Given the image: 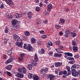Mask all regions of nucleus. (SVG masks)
<instances>
[{
  "label": "nucleus",
  "instance_id": "f257e3e1",
  "mask_svg": "<svg viewBox=\"0 0 80 80\" xmlns=\"http://www.w3.org/2000/svg\"><path fill=\"white\" fill-rule=\"evenodd\" d=\"M18 71L23 74L27 72V69L24 67H22L21 68H18Z\"/></svg>",
  "mask_w": 80,
  "mask_h": 80
},
{
  "label": "nucleus",
  "instance_id": "f03ea898",
  "mask_svg": "<svg viewBox=\"0 0 80 80\" xmlns=\"http://www.w3.org/2000/svg\"><path fill=\"white\" fill-rule=\"evenodd\" d=\"M70 33V30L68 28H67L65 30V34H64V37L66 38H68L69 37V35Z\"/></svg>",
  "mask_w": 80,
  "mask_h": 80
},
{
  "label": "nucleus",
  "instance_id": "7ed1b4c3",
  "mask_svg": "<svg viewBox=\"0 0 80 80\" xmlns=\"http://www.w3.org/2000/svg\"><path fill=\"white\" fill-rule=\"evenodd\" d=\"M72 71V75L74 77H79L78 72L75 69L71 70Z\"/></svg>",
  "mask_w": 80,
  "mask_h": 80
},
{
  "label": "nucleus",
  "instance_id": "20e7f679",
  "mask_svg": "<svg viewBox=\"0 0 80 80\" xmlns=\"http://www.w3.org/2000/svg\"><path fill=\"white\" fill-rule=\"evenodd\" d=\"M26 50L29 52H32L33 50V48L32 47V46L31 45V44H28L27 46V48Z\"/></svg>",
  "mask_w": 80,
  "mask_h": 80
},
{
  "label": "nucleus",
  "instance_id": "39448f33",
  "mask_svg": "<svg viewBox=\"0 0 80 80\" xmlns=\"http://www.w3.org/2000/svg\"><path fill=\"white\" fill-rule=\"evenodd\" d=\"M48 68H46L45 69L43 68H42L41 69L40 72L41 74L42 73H47L48 72Z\"/></svg>",
  "mask_w": 80,
  "mask_h": 80
},
{
  "label": "nucleus",
  "instance_id": "423d86ee",
  "mask_svg": "<svg viewBox=\"0 0 80 80\" xmlns=\"http://www.w3.org/2000/svg\"><path fill=\"white\" fill-rule=\"evenodd\" d=\"M79 67L80 66L78 65V64H74L71 67V70H75V69H76V68L78 69V68H79Z\"/></svg>",
  "mask_w": 80,
  "mask_h": 80
},
{
  "label": "nucleus",
  "instance_id": "0eeeda50",
  "mask_svg": "<svg viewBox=\"0 0 80 80\" xmlns=\"http://www.w3.org/2000/svg\"><path fill=\"white\" fill-rule=\"evenodd\" d=\"M16 77H18L19 78H23L24 75H23V73H22L21 72H18V75H16Z\"/></svg>",
  "mask_w": 80,
  "mask_h": 80
},
{
  "label": "nucleus",
  "instance_id": "6e6552de",
  "mask_svg": "<svg viewBox=\"0 0 80 80\" xmlns=\"http://www.w3.org/2000/svg\"><path fill=\"white\" fill-rule=\"evenodd\" d=\"M13 38L14 39H15V40L16 42H20V37L18 36V35L16 34H14L13 35Z\"/></svg>",
  "mask_w": 80,
  "mask_h": 80
},
{
  "label": "nucleus",
  "instance_id": "1a4fd4ad",
  "mask_svg": "<svg viewBox=\"0 0 80 80\" xmlns=\"http://www.w3.org/2000/svg\"><path fill=\"white\" fill-rule=\"evenodd\" d=\"M60 49L59 48H56L55 50L57 52V53H62V50L60 49H62L63 48V47L62 46H60L59 47Z\"/></svg>",
  "mask_w": 80,
  "mask_h": 80
},
{
  "label": "nucleus",
  "instance_id": "9d476101",
  "mask_svg": "<svg viewBox=\"0 0 80 80\" xmlns=\"http://www.w3.org/2000/svg\"><path fill=\"white\" fill-rule=\"evenodd\" d=\"M27 14L28 19L30 20L32 18V15H33L32 12H28L27 13Z\"/></svg>",
  "mask_w": 80,
  "mask_h": 80
},
{
  "label": "nucleus",
  "instance_id": "9b49d317",
  "mask_svg": "<svg viewBox=\"0 0 80 80\" xmlns=\"http://www.w3.org/2000/svg\"><path fill=\"white\" fill-rule=\"evenodd\" d=\"M11 23H12V25H17V24H18V21L15 19H14L12 20L11 21Z\"/></svg>",
  "mask_w": 80,
  "mask_h": 80
},
{
  "label": "nucleus",
  "instance_id": "f8f14e48",
  "mask_svg": "<svg viewBox=\"0 0 80 80\" xmlns=\"http://www.w3.org/2000/svg\"><path fill=\"white\" fill-rule=\"evenodd\" d=\"M62 65V62H57L55 63V67H60Z\"/></svg>",
  "mask_w": 80,
  "mask_h": 80
},
{
  "label": "nucleus",
  "instance_id": "ddd939ff",
  "mask_svg": "<svg viewBox=\"0 0 80 80\" xmlns=\"http://www.w3.org/2000/svg\"><path fill=\"white\" fill-rule=\"evenodd\" d=\"M31 64L33 67H35V66H36L37 65V62H36L34 60L31 61Z\"/></svg>",
  "mask_w": 80,
  "mask_h": 80
},
{
  "label": "nucleus",
  "instance_id": "4468645a",
  "mask_svg": "<svg viewBox=\"0 0 80 80\" xmlns=\"http://www.w3.org/2000/svg\"><path fill=\"white\" fill-rule=\"evenodd\" d=\"M62 55V54L55 53L53 56L54 57H61Z\"/></svg>",
  "mask_w": 80,
  "mask_h": 80
},
{
  "label": "nucleus",
  "instance_id": "2eb2a0df",
  "mask_svg": "<svg viewBox=\"0 0 80 80\" xmlns=\"http://www.w3.org/2000/svg\"><path fill=\"white\" fill-rule=\"evenodd\" d=\"M55 76L53 75V74H50L49 75V77L50 79V80H54V78Z\"/></svg>",
  "mask_w": 80,
  "mask_h": 80
},
{
  "label": "nucleus",
  "instance_id": "dca6fc26",
  "mask_svg": "<svg viewBox=\"0 0 80 80\" xmlns=\"http://www.w3.org/2000/svg\"><path fill=\"white\" fill-rule=\"evenodd\" d=\"M34 60L35 61V62H38V56H37V53H35L34 55Z\"/></svg>",
  "mask_w": 80,
  "mask_h": 80
},
{
  "label": "nucleus",
  "instance_id": "f3484780",
  "mask_svg": "<svg viewBox=\"0 0 80 80\" xmlns=\"http://www.w3.org/2000/svg\"><path fill=\"white\" fill-rule=\"evenodd\" d=\"M23 43L22 42H16V45H17L18 47H22V46Z\"/></svg>",
  "mask_w": 80,
  "mask_h": 80
},
{
  "label": "nucleus",
  "instance_id": "a211bd4d",
  "mask_svg": "<svg viewBox=\"0 0 80 80\" xmlns=\"http://www.w3.org/2000/svg\"><path fill=\"white\" fill-rule=\"evenodd\" d=\"M72 49L74 52H78V47L77 46H72Z\"/></svg>",
  "mask_w": 80,
  "mask_h": 80
},
{
  "label": "nucleus",
  "instance_id": "6ab92c4d",
  "mask_svg": "<svg viewBox=\"0 0 80 80\" xmlns=\"http://www.w3.org/2000/svg\"><path fill=\"white\" fill-rule=\"evenodd\" d=\"M31 42L32 44L33 43H35V42H36V39H35L34 38H32L31 39Z\"/></svg>",
  "mask_w": 80,
  "mask_h": 80
},
{
  "label": "nucleus",
  "instance_id": "aec40b11",
  "mask_svg": "<svg viewBox=\"0 0 80 80\" xmlns=\"http://www.w3.org/2000/svg\"><path fill=\"white\" fill-rule=\"evenodd\" d=\"M34 77V75L33 74H32L31 73H29V75L28 76V78H33V77Z\"/></svg>",
  "mask_w": 80,
  "mask_h": 80
},
{
  "label": "nucleus",
  "instance_id": "412c9836",
  "mask_svg": "<svg viewBox=\"0 0 80 80\" xmlns=\"http://www.w3.org/2000/svg\"><path fill=\"white\" fill-rule=\"evenodd\" d=\"M33 67V66L31 63V64H28L27 66V67L28 70H31L32 69V67Z\"/></svg>",
  "mask_w": 80,
  "mask_h": 80
},
{
  "label": "nucleus",
  "instance_id": "4be33fe9",
  "mask_svg": "<svg viewBox=\"0 0 80 80\" xmlns=\"http://www.w3.org/2000/svg\"><path fill=\"white\" fill-rule=\"evenodd\" d=\"M52 8V5L51 4H49L48 5V11H50Z\"/></svg>",
  "mask_w": 80,
  "mask_h": 80
},
{
  "label": "nucleus",
  "instance_id": "5701e85b",
  "mask_svg": "<svg viewBox=\"0 0 80 80\" xmlns=\"http://www.w3.org/2000/svg\"><path fill=\"white\" fill-rule=\"evenodd\" d=\"M34 80H39V77L37 75H34L33 78Z\"/></svg>",
  "mask_w": 80,
  "mask_h": 80
},
{
  "label": "nucleus",
  "instance_id": "b1692460",
  "mask_svg": "<svg viewBox=\"0 0 80 80\" xmlns=\"http://www.w3.org/2000/svg\"><path fill=\"white\" fill-rule=\"evenodd\" d=\"M64 54H65V55H68V56L69 57H73V54L69 52H65Z\"/></svg>",
  "mask_w": 80,
  "mask_h": 80
},
{
  "label": "nucleus",
  "instance_id": "393cba45",
  "mask_svg": "<svg viewBox=\"0 0 80 80\" xmlns=\"http://www.w3.org/2000/svg\"><path fill=\"white\" fill-rule=\"evenodd\" d=\"M76 41V40L74 39L73 40H72V44L74 46H76V45H77V44H76V42H75Z\"/></svg>",
  "mask_w": 80,
  "mask_h": 80
},
{
  "label": "nucleus",
  "instance_id": "a878e982",
  "mask_svg": "<svg viewBox=\"0 0 80 80\" xmlns=\"http://www.w3.org/2000/svg\"><path fill=\"white\" fill-rule=\"evenodd\" d=\"M55 27L56 29H60L61 28V26L59 25V24H58L55 25Z\"/></svg>",
  "mask_w": 80,
  "mask_h": 80
},
{
  "label": "nucleus",
  "instance_id": "bb28decb",
  "mask_svg": "<svg viewBox=\"0 0 80 80\" xmlns=\"http://www.w3.org/2000/svg\"><path fill=\"white\" fill-rule=\"evenodd\" d=\"M5 0L7 3L9 5H10V0H2V1Z\"/></svg>",
  "mask_w": 80,
  "mask_h": 80
},
{
  "label": "nucleus",
  "instance_id": "cd10ccee",
  "mask_svg": "<svg viewBox=\"0 0 80 80\" xmlns=\"http://www.w3.org/2000/svg\"><path fill=\"white\" fill-rule=\"evenodd\" d=\"M39 52V53L41 54H43V53H45V50L43 49L42 48L41 50Z\"/></svg>",
  "mask_w": 80,
  "mask_h": 80
},
{
  "label": "nucleus",
  "instance_id": "c85d7f7f",
  "mask_svg": "<svg viewBox=\"0 0 80 80\" xmlns=\"http://www.w3.org/2000/svg\"><path fill=\"white\" fill-rule=\"evenodd\" d=\"M25 35L26 36H29L30 35V32L28 31H26L24 32Z\"/></svg>",
  "mask_w": 80,
  "mask_h": 80
},
{
  "label": "nucleus",
  "instance_id": "c756f323",
  "mask_svg": "<svg viewBox=\"0 0 80 80\" xmlns=\"http://www.w3.org/2000/svg\"><path fill=\"white\" fill-rule=\"evenodd\" d=\"M14 17L16 18H19V14L16 13L14 15Z\"/></svg>",
  "mask_w": 80,
  "mask_h": 80
},
{
  "label": "nucleus",
  "instance_id": "7c9ffc66",
  "mask_svg": "<svg viewBox=\"0 0 80 80\" xmlns=\"http://www.w3.org/2000/svg\"><path fill=\"white\" fill-rule=\"evenodd\" d=\"M66 69L67 70L68 72H70V67L69 66H66Z\"/></svg>",
  "mask_w": 80,
  "mask_h": 80
},
{
  "label": "nucleus",
  "instance_id": "2f4dec72",
  "mask_svg": "<svg viewBox=\"0 0 80 80\" xmlns=\"http://www.w3.org/2000/svg\"><path fill=\"white\" fill-rule=\"evenodd\" d=\"M36 10L37 12H40V8L39 7H36Z\"/></svg>",
  "mask_w": 80,
  "mask_h": 80
},
{
  "label": "nucleus",
  "instance_id": "473e14b6",
  "mask_svg": "<svg viewBox=\"0 0 80 80\" xmlns=\"http://www.w3.org/2000/svg\"><path fill=\"white\" fill-rule=\"evenodd\" d=\"M67 59L68 60H69L73 61V60H74V58L69 57Z\"/></svg>",
  "mask_w": 80,
  "mask_h": 80
},
{
  "label": "nucleus",
  "instance_id": "72a5a7b5",
  "mask_svg": "<svg viewBox=\"0 0 80 80\" xmlns=\"http://www.w3.org/2000/svg\"><path fill=\"white\" fill-rule=\"evenodd\" d=\"M10 63V58H9L5 62V63H6V64H8V63Z\"/></svg>",
  "mask_w": 80,
  "mask_h": 80
},
{
  "label": "nucleus",
  "instance_id": "f704fd0d",
  "mask_svg": "<svg viewBox=\"0 0 80 80\" xmlns=\"http://www.w3.org/2000/svg\"><path fill=\"white\" fill-rule=\"evenodd\" d=\"M5 68L8 70H10V65H9L5 67Z\"/></svg>",
  "mask_w": 80,
  "mask_h": 80
},
{
  "label": "nucleus",
  "instance_id": "c9c22d12",
  "mask_svg": "<svg viewBox=\"0 0 80 80\" xmlns=\"http://www.w3.org/2000/svg\"><path fill=\"white\" fill-rule=\"evenodd\" d=\"M10 7H12V8H13V7H14V5H13V2H12V0H10Z\"/></svg>",
  "mask_w": 80,
  "mask_h": 80
},
{
  "label": "nucleus",
  "instance_id": "e433bc0d",
  "mask_svg": "<svg viewBox=\"0 0 80 80\" xmlns=\"http://www.w3.org/2000/svg\"><path fill=\"white\" fill-rule=\"evenodd\" d=\"M22 60H23V57L20 56L18 59L19 62H21Z\"/></svg>",
  "mask_w": 80,
  "mask_h": 80
},
{
  "label": "nucleus",
  "instance_id": "4c0bfd02",
  "mask_svg": "<svg viewBox=\"0 0 80 80\" xmlns=\"http://www.w3.org/2000/svg\"><path fill=\"white\" fill-rule=\"evenodd\" d=\"M60 21L62 23H63L65 22V20L63 19H60Z\"/></svg>",
  "mask_w": 80,
  "mask_h": 80
},
{
  "label": "nucleus",
  "instance_id": "58836bf2",
  "mask_svg": "<svg viewBox=\"0 0 80 80\" xmlns=\"http://www.w3.org/2000/svg\"><path fill=\"white\" fill-rule=\"evenodd\" d=\"M74 57L76 58V59L78 58L79 57V55H78V54H76L74 56Z\"/></svg>",
  "mask_w": 80,
  "mask_h": 80
},
{
  "label": "nucleus",
  "instance_id": "ea45409f",
  "mask_svg": "<svg viewBox=\"0 0 80 80\" xmlns=\"http://www.w3.org/2000/svg\"><path fill=\"white\" fill-rule=\"evenodd\" d=\"M11 57V58H10V62H12L13 61V59L14 58H13V56H12L11 55L10 56Z\"/></svg>",
  "mask_w": 80,
  "mask_h": 80
},
{
  "label": "nucleus",
  "instance_id": "a19ab883",
  "mask_svg": "<svg viewBox=\"0 0 80 80\" xmlns=\"http://www.w3.org/2000/svg\"><path fill=\"white\" fill-rule=\"evenodd\" d=\"M48 45L49 46H52L53 45V43L51 41H49L48 42Z\"/></svg>",
  "mask_w": 80,
  "mask_h": 80
},
{
  "label": "nucleus",
  "instance_id": "79ce46f5",
  "mask_svg": "<svg viewBox=\"0 0 80 80\" xmlns=\"http://www.w3.org/2000/svg\"><path fill=\"white\" fill-rule=\"evenodd\" d=\"M75 60L73 61H71L69 62V63H70V64H71L72 65H73L74 63H75Z\"/></svg>",
  "mask_w": 80,
  "mask_h": 80
},
{
  "label": "nucleus",
  "instance_id": "37998d69",
  "mask_svg": "<svg viewBox=\"0 0 80 80\" xmlns=\"http://www.w3.org/2000/svg\"><path fill=\"white\" fill-rule=\"evenodd\" d=\"M5 32V33H8V27L6 28V29L4 31Z\"/></svg>",
  "mask_w": 80,
  "mask_h": 80
},
{
  "label": "nucleus",
  "instance_id": "c03bdc74",
  "mask_svg": "<svg viewBox=\"0 0 80 80\" xmlns=\"http://www.w3.org/2000/svg\"><path fill=\"white\" fill-rule=\"evenodd\" d=\"M8 55L10 57V50H9L7 51V53Z\"/></svg>",
  "mask_w": 80,
  "mask_h": 80
},
{
  "label": "nucleus",
  "instance_id": "a18cd8bd",
  "mask_svg": "<svg viewBox=\"0 0 80 80\" xmlns=\"http://www.w3.org/2000/svg\"><path fill=\"white\" fill-rule=\"evenodd\" d=\"M71 34H72V37H73V38H74V37H76V36H77V34H76V33H71Z\"/></svg>",
  "mask_w": 80,
  "mask_h": 80
},
{
  "label": "nucleus",
  "instance_id": "49530a36",
  "mask_svg": "<svg viewBox=\"0 0 80 80\" xmlns=\"http://www.w3.org/2000/svg\"><path fill=\"white\" fill-rule=\"evenodd\" d=\"M0 8L2 9V8H4V5L3 4H1V6H0Z\"/></svg>",
  "mask_w": 80,
  "mask_h": 80
},
{
  "label": "nucleus",
  "instance_id": "de8ad7c7",
  "mask_svg": "<svg viewBox=\"0 0 80 80\" xmlns=\"http://www.w3.org/2000/svg\"><path fill=\"white\" fill-rule=\"evenodd\" d=\"M27 44H24V46H23V47L24 49H26L27 48Z\"/></svg>",
  "mask_w": 80,
  "mask_h": 80
},
{
  "label": "nucleus",
  "instance_id": "09e8293b",
  "mask_svg": "<svg viewBox=\"0 0 80 80\" xmlns=\"http://www.w3.org/2000/svg\"><path fill=\"white\" fill-rule=\"evenodd\" d=\"M43 23L44 24H47L48 23V21L47 20H45L43 22Z\"/></svg>",
  "mask_w": 80,
  "mask_h": 80
},
{
  "label": "nucleus",
  "instance_id": "8fccbe9b",
  "mask_svg": "<svg viewBox=\"0 0 80 80\" xmlns=\"http://www.w3.org/2000/svg\"><path fill=\"white\" fill-rule=\"evenodd\" d=\"M63 74L64 75H67V71L65 70L63 71Z\"/></svg>",
  "mask_w": 80,
  "mask_h": 80
},
{
  "label": "nucleus",
  "instance_id": "3c124183",
  "mask_svg": "<svg viewBox=\"0 0 80 80\" xmlns=\"http://www.w3.org/2000/svg\"><path fill=\"white\" fill-rule=\"evenodd\" d=\"M11 73L10 74V76H11V75H13V74H14V73H15V72L13 71H12V70H11Z\"/></svg>",
  "mask_w": 80,
  "mask_h": 80
},
{
  "label": "nucleus",
  "instance_id": "603ef678",
  "mask_svg": "<svg viewBox=\"0 0 80 80\" xmlns=\"http://www.w3.org/2000/svg\"><path fill=\"white\" fill-rule=\"evenodd\" d=\"M63 74V71H61L59 72V75H62Z\"/></svg>",
  "mask_w": 80,
  "mask_h": 80
},
{
  "label": "nucleus",
  "instance_id": "864d4df0",
  "mask_svg": "<svg viewBox=\"0 0 80 80\" xmlns=\"http://www.w3.org/2000/svg\"><path fill=\"white\" fill-rule=\"evenodd\" d=\"M68 10H69V8L67 7L66 8L65 11L66 12H68Z\"/></svg>",
  "mask_w": 80,
  "mask_h": 80
},
{
  "label": "nucleus",
  "instance_id": "5fc2aeb1",
  "mask_svg": "<svg viewBox=\"0 0 80 80\" xmlns=\"http://www.w3.org/2000/svg\"><path fill=\"white\" fill-rule=\"evenodd\" d=\"M13 17H14V14H11V15H10L11 18H13Z\"/></svg>",
  "mask_w": 80,
  "mask_h": 80
},
{
  "label": "nucleus",
  "instance_id": "6e6d98bb",
  "mask_svg": "<svg viewBox=\"0 0 80 80\" xmlns=\"http://www.w3.org/2000/svg\"><path fill=\"white\" fill-rule=\"evenodd\" d=\"M48 54L50 56H52V55H53V52H50Z\"/></svg>",
  "mask_w": 80,
  "mask_h": 80
},
{
  "label": "nucleus",
  "instance_id": "4d7b16f0",
  "mask_svg": "<svg viewBox=\"0 0 80 80\" xmlns=\"http://www.w3.org/2000/svg\"><path fill=\"white\" fill-rule=\"evenodd\" d=\"M59 34L60 35L62 36L63 35V32H62V31H61V32H59Z\"/></svg>",
  "mask_w": 80,
  "mask_h": 80
},
{
  "label": "nucleus",
  "instance_id": "13d9d810",
  "mask_svg": "<svg viewBox=\"0 0 80 80\" xmlns=\"http://www.w3.org/2000/svg\"><path fill=\"white\" fill-rule=\"evenodd\" d=\"M39 4H38L39 5V6L40 7H42L43 6V4L42 3V2H40L39 3Z\"/></svg>",
  "mask_w": 80,
  "mask_h": 80
},
{
  "label": "nucleus",
  "instance_id": "bf43d9fd",
  "mask_svg": "<svg viewBox=\"0 0 80 80\" xmlns=\"http://www.w3.org/2000/svg\"><path fill=\"white\" fill-rule=\"evenodd\" d=\"M56 45H60V41H57L56 42Z\"/></svg>",
  "mask_w": 80,
  "mask_h": 80
},
{
  "label": "nucleus",
  "instance_id": "052dcab7",
  "mask_svg": "<svg viewBox=\"0 0 80 80\" xmlns=\"http://www.w3.org/2000/svg\"><path fill=\"white\" fill-rule=\"evenodd\" d=\"M40 33H41V34H43L44 33V31L43 30H41L39 31Z\"/></svg>",
  "mask_w": 80,
  "mask_h": 80
},
{
  "label": "nucleus",
  "instance_id": "680f3d73",
  "mask_svg": "<svg viewBox=\"0 0 80 80\" xmlns=\"http://www.w3.org/2000/svg\"><path fill=\"white\" fill-rule=\"evenodd\" d=\"M47 37V36L46 35H43L42 36V38H46Z\"/></svg>",
  "mask_w": 80,
  "mask_h": 80
},
{
  "label": "nucleus",
  "instance_id": "e2e57ef3",
  "mask_svg": "<svg viewBox=\"0 0 80 80\" xmlns=\"http://www.w3.org/2000/svg\"><path fill=\"white\" fill-rule=\"evenodd\" d=\"M68 72L66 74L67 76H68V75H71V72Z\"/></svg>",
  "mask_w": 80,
  "mask_h": 80
},
{
  "label": "nucleus",
  "instance_id": "0e129e2a",
  "mask_svg": "<svg viewBox=\"0 0 80 80\" xmlns=\"http://www.w3.org/2000/svg\"><path fill=\"white\" fill-rule=\"evenodd\" d=\"M35 2L37 3H40V2H39V0H36Z\"/></svg>",
  "mask_w": 80,
  "mask_h": 80
},
{
  "label": "nucleus",
  "instance_id": "69168bd1",
  "mask_svg": "<svg viewBox=\"0 0 80 80\" xmlns=\"http://www.w3.org/2000/svg\"><path fill=\"white\" fill-rule=\"evenodd\" d=\"M44 2H45V3H46V4L48 3V0H44Z\"/></svg>",
  "mask_w": 80,
  "mask_h": 80
},
{
  "label": "nucleus",
  "instance_id": "338daca9",
  "mask_svg": "<svg viewBox=\"0 0 80 80\" xmlns=\"http://www.w3.org/2000/svg\"><path fill=\"white\" fill-rule=\"evenodd\" d=\"M38 45H41V44H42V42L40 41H39L38 42Z\"/></svg>",
  "mask_w": 80,
  "mask_h": 80
},
{
  "label": "nucleus",
  "instance_id": "774afa93",
  "mask_svg": "<svg viewBox=\"0 0 80 80\" xmlns=\"http://www.w3.org/2000/svg\"><path fill=\"white\" fill-rule=\"evenodd\" d=\"M24 56H25V54L24 53H22L20 54V57H22V58Z\"/></svg>",
  "mask_w": 80,
  "mask_h": 80
}]
</instances>
